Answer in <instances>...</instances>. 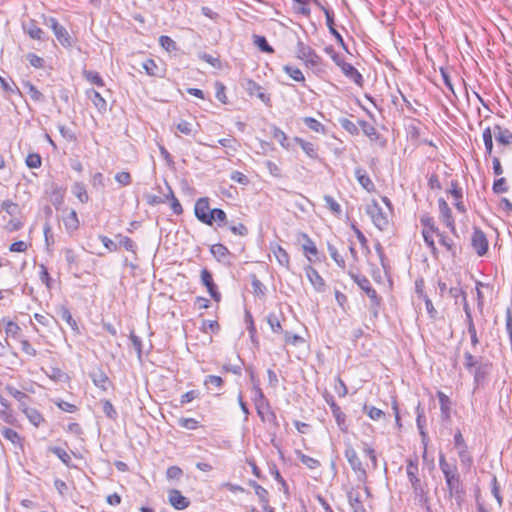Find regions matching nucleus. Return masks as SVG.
I'll return each instance as SVG.
<instances>
[{
    "label": "nucleus",
    "instance_id": "nucleus-64",
    "mask_svg": "<svg viewBox=\"0 0 512 512\" xmlns=\"http://www.w3.org/2000/svg\"><path fill=\"white\" fill-rule=\"evenodd\" d=\"M449 295L454 298L456 301L459 297H461L462 301H465V297H467L466 292L460 286L450 287L448 290Z\"/></svg>",
    "mask_w": 512,
    "mask_h": 512
},
{
    "label": "nucleus",
    "instance_id": "nucleus-23",
    "mask_svg": "<svg viewBox=\"0 0 512 512\" xmlns=\"http://www.w3.org/2000/svg\"><path fill=\"white\" fill-rule=\"evenodd\" d=\"M355 176L359 182V184L368 192L375 190V185L366 173V171L362 168H357L355 170Z\"/></svg>",
    "mask_w": 512,
    "mask_h": 512
},
{
    "label": "nucleus",
    "instance_id": "nucleus-42",
    "mask_svg": "<svg viewBox=\"0 0 512 512\" xmlns=\"http://www.w3.org/2000/svg\"><path fill=\"white\" fill-rule=\"evenodd\" d=\"M340 126L345 130L347 131L348 133H350L351 135H358L359 134V125L358 123L355 124L354 122H352L351 120H349L348 118H340L338 120Z\"/></svg>",
    "mask_w": 512,
    "mask_h": 512
},
{
    "label": "nucleus",
    "instance_id": "nucleus-48",
    "mask_svg": "<svg viewBox=\"0 0 512 512\" xmlns=\"http://www.w3.org/2000/svg\"><path fill=\"white\" fill-rule=\"evenodd\" d=\"M5 389L8 392V394L11 395L12 397H14L18 402H23V400L30 399L26 393L18 390L14 386L7 385Z\"/></svg>",
    "mask_w": 512,
    "mask_h": 512
},
{
    "label": "nucleus",
    "instance_id": "nucleus-1",
    "mask_svg": "<svg viewBox=\"0 0 512 512\" xmlns=\"http://www.w3.org/2000/svg\"><path fill=\"white\" fill-rule=\"evenodd\" d=\"M255 398L254 403L256 411L262 422H268L274 427H279V422L275 412L272 410L269 401L264 396L261 388L258 385L254 386Z\"/></svg>",
    "mask_w": 512,
    "mask_h": 512
},
{
    "label": "nucleus",
    "instance_id": "nucleus-55",
    "mask_svg": "<svg viewBox=\"0 0 512 512\" xmlns=\"http://www.w3.org/2000/svg\"><path fill=\"white\" fill-rule=\"evenodd\" d=\"M102 408L104 414L110 419L117 418V412L113 406V404L109 400H102Z\"/></svg>",
    "mask_w": 512,
    "mask_h": 512
},
{
    "label": "nucleus",
    "instance_id": "nucleus-12",
    "mask_svg": "<svg viewBox=\"0 0 512 512\" xmlns=\"http://www.w3.org/2000/svg\"><path fill=\"white\" fill-rule=\"evenodd\" d=\"M325 400H326L327 404L329 405L331 412H332L340 430L343 432H346L347 431V426L345 423L346 415L342 412L341 408L336 404L333 396L327 395V396H325Z\"/></svg>",
    "mask_w": 512,
    "mask_h": 512
},
{
    "label": "nucleus",
    "instance_id": "nucleus-8",
    "mask_svg": "<svg viewBox=\"0 0 512 512\" xmlns=\"http://www.w3.org/2000/svg\"><path fill=\"white\" fill-rule=\"evenodd\" d=\"M454 445L458 451V456L462 465L470 466L472 463V457L468 451V447L460 430H457L454 435Z\"/></svg>",
    "mask_w": 512,
    "mask_h": 512
},
{
    "label": "nucleus",
    "instance_id": "nucleus-2",
    "mask_svg": "<svg viewBox=\"0 0 512 512\" xmlns=\"http://www.w3.org/2000/svg\"><path fill=\"white\" fill-rule=\"evenodd\" d=\"M406 462V474L409 479V482L411 483L415 499H417L420 503H426L427 492L425 490V487L422 485L421 480L418 477V460L417 458H409L407 459Z\"/></svg>",
    "mask_w": 512,
    "mask_h": 512
},
{
    "label": "nucleus",
    "instance_id": "nucleus-11",
    "mask_svg": "<svg viewBox=\"0 0 512 512\" xmlns=\"http://www.w3.org/2000/svg\"><path fill=\"white\" fill-rule=\"evenodd\" d=\"M438 207H439L440 219L445 223V225L450 229V231L455 234L456 233L455 222H454V218L452 216V211H451L449 205L443 198H440L438 200Z\"/></svg>",
    "mask_w": 512,
    "mask_h": 512
},
{
    "label": "nucleus",
    "instance_id": "nucleus-9",
    "mask_svg": "<svg viewBox=\"0 0 512 512\" xmlns=\"http://www.w3.org/2000/svg\"><path fill=\"white\" fill-rule=\"evenodd\" d=\"M471 245L479 256H483L488 251V240L484 232L475 227L471 237Z\"/></svg>",
    "mask_w": 512,
    "mask_h": 512
},
{
    "label": "nucleus",
    "instance_id": "nucleus-27",
    "mask_svg": "<svg viewBox=\"0 0 512 512\" xmlns=\"http://www.w3.org/2000/svg\"><path fill=\"white\" fill-rule=\"evenodd\" d=\"M437 397L440 404L442 418L447 420L450 418V399L441 391L437 392Z\"/></svg>",
    "mask_w": 512,
    "mask_h": 512
},
{
    "label": "nucleus",
    "instance_id": "nucleus-37",
    "mask_svg": "<svg viewBox=\"0 0 512 512\" xmlns=\"http://www.w3.org/2000/svg\"><path fill=\"white\" fill-rule=\"evenodd\" d=\"M83 76L87 81H89L90 83H92L98 87L104 86V80L102 79L100 74L96 71L83 70Z\"/></svg>",
    "mask_w": 512,
    "mask_h": 512
},
{
    "label": "nucleus",
    "instance_id": "nucleus-5",
    "mask_svg": "<svg viewBox=\"0 0 512 512\" xmlns=\"http://www.w3.org/2000/svg\"><path fill=\"white\" fill-rule=\"evenodd\" d=\"M297 58L304 61L305 65L310 68H318L321 65V57L309 45L302 41H298L296 47Z\"/></svg>",
    "mask_w": 512,
    "mask_h": 512
},
{
    "label": "nucleus",
    "instance_id": "nucleus-24",
    "mask_svg": "<svg viewBox=\"0 0 512 512\" xmlns=\"http://www.w3.org/2000/svg\"><path fill=\"white\" fill-rule=\"evenodd\" d=\"M302 239L304 242L302 243V248L304 250V253L307 257V259L312 262V256H316L318 254L317 247L314 243V241L305 233L301 234Z\"/></svg>",
    "mask_w": 512,
    "mask_h": 512
},
{
    "label": "nucleus",
    "instance_id": "nucleus-34",
    "mask_svg": "<svg viewBox=\"0 0 512 512\" xmlns=\"http://www.w3.org/2000/svg\"><path fill=\"white\" fill-rule=\"evenodd\" d=\"M49 451H51L54 455H56L67 467H75L71 464V457L67 451H65L61 447H50Z\"/></svg>",
    "mask_w": 512,
    "mask_h": 512
},
{
    "label": "nucleus",
    "instance_id": "nucleus-13",
    "mask_svg": "<svg viewBox=\"0 0 512 512\" xmlns=\"http://www.w3.org/2000/svg\"><path fill=\"white\" fill-rule=\"evenodd\" d=\"M201 282L207 288L210 296L219 303L221 301V293L217 290L212 274L206 268L201 270Z\"/></svg>",
    "mask_w": 512,
    "mask_h": 512
},
{
    "label": "nucleus",
    "instance_id": "nucleus-36",
    "mask_svg": "<svg viewBox=\"0 0 512 512\" xmlns=\"http://www.w3.org/2000/svg\"><path fill=\"white\" fill-rule=\"evenodd\" d=\"M273 253L280 265L286 268L289 267V255L285 249H283L280 245H276L273 249Z\"/></svg>",
    "mask_w": 512,
    "mask_h": 512
},
{
    "label": "nucleus",
    "instance_id": "nucleus-14",
    "mask_svg": "<svg viewBox=\"0 0 512 512\" xmlns=\"http://www.w3.org/2000/svg\"><path fill=\"white\" fill-rule=\"evenodd\" d=\"M305 274L317 292L325 290V281L314 267L307 265L305 267Z\"/></svg>",
    "mask_w": 512,
    "mask_h": 512
},
{
    "label": "nucleus",
    "instance_id": "nucleus-4",
    "mask_svg": "<svg viewBox=\"0 0 512 512\" xmlns=\"http://www.w3.org/2000/svg\"><path fill=\"white\" fill-rule=\"evenodd\" d=\"M344 455L351 469L356 473L357 480L365 484L367 481V472L359 459L356 450L351 445H347Z\"/></svg>",
    "mask_w": 512,
    "mask_h": 512
},
{
    "label": "nucleus",
    "instance_id": "nucleus-25",
    "mask_svg": "<svg viewBox=\"0 0 512 512\" xmlns=\"http://www.w3.org/2000/svg\"><path fill=\"white\" fill-rule=\"evenodd\" d=\"M347 496L353 512H367L360 500V495L357 491H354L352 489L351 491L348 492Z\"/></svg>",
    "mask_w": 512,
    "mask_h": 512
},
{
    "label": "nucleus",
    "instance_id": "nucleus-18",
    "mask_svg": "<svg viewBox=\"0 0 512 512\" xmlns=\"http://www.w3.org/2000/svg\"><path fill=\"white\" fill-rule=\"evenodd\" d=\"M86 96L89 100H91L95 108L100 113H105L107 111V102L98 91L94 89H88L86 91Z\"/></svg>",
    "mask_w": 512,
    "mask_h": 512
},
{
    "label": "nucleus",
    "instance_id": "nucleus-7",
    "mask_svg": "<svg viewBox=\"0 0 512 512\" xmlns=\"http://www.w3.org/2000/svg\"><path fill=\"white\" fill-rule=\"evenodd\" d=\"M350 277L358 284V286L366 293L375 306H379L380 298L376 290L372 287L369 279L366 276L349 272Z\"/></svg>",
    "mask_w": 512,
    "mask_h": 512
},
{
    "label": "nucleus",
    "instance_id": "nucleus-30",
    "mask_svg": "<svg viewBox=\"0 0 512 512\" xmlns=\"http://www.w3.org/2000/svg\"><path fill=\"white\" fill-rule=\"evenodd\" d=\"M54 34L58 42L63 47L67 48L72 46L71 36L69 35L68 31L64 26L61 25L58 29L54 31Z\"/></svg>",
    "mask_w": 512,
    "mask_h": 512
},
{
    "label": "nucleus",
    "instance_id": "nucleus-53",
    "mask_svg": "<svg viewBox=\"0 0 512 512\" xmlns=\"http://www.w3.org/2000/svg\"><path fill=\"white\" fill-rule=\"evenodd\" d=\"M363 410L367 413L369 418L375 421L379 420L384 416V412L381 409H378L374 406L364 405Z\"/></svg>",
    "mask_w": 512,
    "mask_h": 512
},
{
    "label": "nucleus",
    "instance_id": "nucleus-46",
    "mask_svg": "<svg viewBox=\"0 0 512 512\" xmlns=\"http://www.w3.org/2000/svg\"><path fill=\"white\" fill-rule=\"evenodd\" d=\"M159 44L161 45L162 48H164L168 52L177 50L176 42L169 36H166V35L160 36Z\"/></svg>",
    "mask_w": 512,
    "mask_h": 512
},
{
    "label": "nucleus",
    "instance_id": "nucleus-57",
    "mask_svg": "<svg viewBox=\"0 0 512 512\" xmlns=\"http://www.w3.org/2000/svg\"><path fill=\"white\" fill-rule=\"evenodd\" d=\"M264 165L272 176L276 178L282 177V170L275 162L267 160L264 162Z\"/></svg>",
    "mask_w": 512,
    "mask_h": 512
},
{
    "label": "nucleus",
    "instance_id": "nucleus-63",
    "mask_svg": "<svg viewBox=\"0 0 512 512\" xmlns=\"http://www.w3.org/2000/svg\"><path fill=\"white\" fill-rule=\"evenodd\" d=\"M115 180L121 184L122 186H128L131 184L132 182V178H131V175L130 173L128 172H125V171H122V172H118L116 175H115Z\"/></svg>",
    "mask_w": 512,
    "mask_h": 512
},
{
    "label": "nucleus",
    "instance_id": "nucleus-21",
    "mask_svg": "<svg viewBox=\"0 0 512 512\" xmlns=\"http://www.w3.org/2000/svg\"><path fill=\"white\" fill-rule=\"evenodd\" d=\"M342 67H341V71L342 73L347 77L349 78L350 80H352L354 83H356L357 85H362L363 83V77L362 75L359 73V71L350 63H342Z\"/></svg>",
    "mask_w": 512,
    "mask_h": 512
},
{
    "label": "nucleus",
    "instance_id": "nucleus-58",
    "mask_svg": "<svg viewBox=\"0 0 512 512\" xmlns=\"http://www.w3.org/2000/svg\"><path fill=\"white\" fill-rule=\"evenodd\" d=\"M421 224L424 226L423 229H428L431 233H438L439 229L435 226L434 220L430 216L421 217Z\"/></svg>",
    "mask_w": 512,
    "mask_h": 512
},
{
    "label": "nucleus",
    "instance_id": "nucleus-54",
    "mask_svg": "<svg viewBox=\"0 0 512 512\" xmlns=\"http://www.w3.org/2000/svg\"><path fill=\"white\" fill-rule=\"evenodd\" d=\"M267 322L274 333L283 332L280 320L275 314H269L267 317Z\"/></svg>",
    "mask_w": 512,
    "mask_h": 512
},
{
    "label": "nucleus",
    "instance_id": "nucleus-62",
    "mask_svg": "<svg viewBox=\"0 0 512 512\" xmlns=\"http://www.w3.org/2000/svg\"><path fill=\"white\" fill-rule=\"evenodd\" d=\"M255 494L258 496L260 503L268 502V491L262 487L261 485L254 483L253 484Z\"/></svg>",
    "mask_w": 512,
    "mask_h": 512
},
{
    "label": "nucleus",
    "instance_id": "nucleus-16",
    "mask_svg": "<svg viewBox=\"0 0 512 512\" xmlns=\"http://www.w3.org/2000/svg\"><path fill=\"white\" fill-rule=\"evenodd\" d=\"M89 376L94 385L103 391H107L111 385L107 374L101 368L94 369L92 372H90Z\"/></svg>",
    "mask_w": 512,
    "mask_h": 512
},
{
    "label": "nucleus",
    "instance_id": "nucleus-35",
    "mask_svg": "<svg viewBox=\"0 0 512 512\" xmlns=\"http://www.w3.org/2000/svg\"><path fill=\"white\" fill-rule=\"evenodd\" d=\"M24 414L36 427H38L44 421L42 415L34 408L24 407Z\"/></svg>",
    "mask_w": 512,
    "mask_h": 512
},
{
    "label": "nucleus",
    "instance_id": "nucleus-52",
    "mask_svg": "<svg viewBox=\"0 0 512 512\" xmlns=\"http://www.w3.org/2000/svg\"><path fill=\"white\" fill-rule=\"evenodd\" d=\"M362 450L365 453V455H367L369 457V459L371 461V464H372V468L374 470H376L377 467H378V462H377V457H376L375 450L370 445H368L367 443H363Z\"/></svg>",
    "mask_w": 512,
    "mask_h": 512
},
{
    "label": "nucleus",
    "instance_id": "nucleus-50",
    "mask_svg": "<svg viewBox=\"0 0 512 512\" xmlns=\"http://www.w3.org/2000/svg\"><path fill=\"white\" fill-rule=\"evenodd\" d=\"M21 329L19 325L13 321H8L5 325V333L8 337L17 339Z\"/></svg>",
    "mask_w": 512,
    "mask_h": 512
},
{
    "label": "nucleus",
    "instance_id": "nucleus-15",
    "mask_svg": "<svg viewBox=\"0 0 512 512\" xmlns=\"http://www.w3.org/2000/svg\"><path fill=\"white\" fill-rule=\"evenodd\" d=\"M22 27L24 32L27 33L30 38L39 41L46 40L45 32L40 27L37 26L35 20L30 19L27 22H23Z\"/></svg>",
    "mask_w": 512,
    "mask_h": 512
},
{
    "label": "nucleus",
    "instance_id": "nucleus-19",
    "mask_svg": "<svg viewBox=\"0 0 512 512\" xmlns=\"http://www.w3.org/2000/svg\"><path fill=\"white\" fill-rule=\"evenodd\" d=\"M448 192L455 199L454 206L456 207V209L461 213L466 212V208L461 200L462 196H463L462 189L459 187L457 181H455V180L451 181V188Z\"/></svg>",
    "mask_w": 512,
    "mask_h": 512
},
{
    "label": "nucleus",
    "instance_id": "nucleus-60",
    "mask_svg": "<svg viewBox=\"0 0 512 512\" xmlns=\"http://www.w3.org/2000/svg\"><path fill=\"white\" fill-rule=\"evenodd\" d=\"M493 192L496 194L505 193L508 191V186L506 184L505 178H499L493 183Z\"/></svg>",
    "mask_w": 512,
    "mask_h": 512
},
{
    "label": "nucleus",
    "instance_id": "nucleus-39",
    "mask_svg": "<svg viewBox=\"0 0 512 512\" xmlns=\"http://www.w3.org/2000/svg\"><path fill=\"white\" fill-rule=\"evenodd\" d=\"M64 224L67 230L75 231L79 228V220L75 210H71L70 213L64 218Z\"/></svg>",
    "mask_w": 512,
    "mask_h": 512
},
{
    "label": "nucleus",
    "instance_id": "nucleus-59",
    "mask_svg": "<svg viewBox=\"0 0 512 512\" xmlns=\"http://www.w3.org/2000/svg\"><path fill=\"white\" fill-rule=\"evenodd\" d=\"M304 123L307 125V127H309L311 130H313L315 132H323L324 131V126L319 121H317L316 119H314L312 117H306L304 119Z\"/></svg>",
    "mask_w": 512,
    "mask_h": 512
},
{
    "label": "nucleus",
    "instance_id": "nucleus-56",
    "mask_svg": "<svg viewBox=\"0 0 512 512\" xmlns=\"http://www.w3.org/2000/svg\"><path fill=\"white\" fill-rule=\"evenodd\" d=\"M324 201L326 206L334 213V214H340L341 213V206L339 203L330 195L324 196Z\"/></svg>",
    "mask_w": 512,
    "mask_h": 512
},
{
    "label": "nucleus",
    "instance_id": "nucleus-31",
    "mask_svg": "<svg viewBox=\"0 0 512 512\" xmlns=\"http://www.w3.org/2000/svg\"><path fill=\"white\" fill-rule=\"evenodd\" d=\"M295 142L302 148V150L312 159L317 158V149L311 142L305 141L302 138L296 137Z\"/></svg>",
    "mask_w": 512,
    "mask_h": 512
},
{
    "label": "nucleus",
    "instance_id": "nucleus-32",
    "mask_svg": "<svg viewBox=\"0 0 512 512\" xmlns=\"http://www.w3.org/2000/svg\"><path fill=\"white\" fill-rule=\"evenodd\" d=\"M72 192L81 203H87L89 201V196L83 183L75 182L72 186Z\"/></svg>",
    "mask_w": 512,
    "mask_h": 512
},
{
    "label": "nucleus",
    "instance_id": "nucleus-45",
    "mask_svg": "<svg viewBox=\"0 0 512 512\" xmlns=\"http://www.w3.org/2000/svg\"><path fill=\"white\" fill-rule=\"evenodd\" d=\"M283 70L287 75H289L293 80L297 82H303L305 80V77L299 68L286 65L283 67Z\"/></svg>",
    "mask_w": 512,
    "mask_h": 512
},
{
    "label": "nucleus",
    "instance_id": "nucleus-28",
    "mask_svg": "<svg viewBox=\"0 0 512 512\" xmlns=\"http://www.w3.org/2000/svg\"><path fill=\"white\" fill-rule=\"evenodd\" d=\"M57 314L71 327L72 330L78 331L77 322L73 319L69 309L62 305L57 308Z\"/></svg>",
    "mask_w": 512,
    "mask_h": 512
},
{
    "label": "nucleus",
    "instance_id": "nucleus-33",
    "mask_svg": "<svg viewBox=\"0 0 512 512\" xmlns=\"http://www.w3.org/2000/svg\"><path fill=\"white\" fill-rule=\"evenodd\" d=\"M0 433L3 438L10 441L14 445H21V437L14 429L4 427L0 430Z\"/></svg>",
    "mask_w": 512,
    "mask_h": 512
},
{
    "label": "nucleus",
    "instance_id": "nucleus-61",
    "mask_svg": "<svg viewBox=\"0 0 512 512\" xmlns=\"http://www.w3.org/2000/svg\"><path fill=\"white\" fill-rule=\"evenodd\" d=\"M251 285L256 295L264 296L266 287L256 276L252 277Z\"/></svg>",
    "mask_w": 512,
    "mask_h": 512
},
{
    "label": "nucleus",
    "instance_id": "nucleus-10",
    "mask_svg": "<svg viewBox=\"0 0 512 512\" xmlns=\"http://www.w3.org/2000/svg\"><path fill=\"white\" fill-rule=\"evenodd\" d=\"M195 215L201 222L207 225L213 224L214 217L211 215V209L206 198H201L196 202Z\"/></svg>",
    "mask_w": 512,
    "mask_h": 512
},
{
    "label": "nucleus",
    "instance_id": "nucleus-51",
    "mask_svg": "<svg viewBox=\"0 0 512 512\" xmlns=\"http://www.w3.org/2000/svg\"><path fill=\"white\" fill-rule=\"evenodd\" d=\"M29 168H39L42 165V158L38 153H30L25 160Z\"/></svg>",
    "mask_w": 512,
    "mask_h": 512
},
{
    "label": "nucleus",
    "instance_id": "nucleus-17",
    "mask_svg": "<svg viewBox=\"0 0 512 512\" xmlns=\"http://www.w3.org/2000/svg\"><path fill=\"white\" fill-rule=\"evenodd\" d=\"M169 503L177 510H184L190 505L188 498L177 489H171L168 493Z\"/></svg>",
    "mask_w": 512,
    "mask_h": 512
},
{
    "label": "nucleus",
    "instance_id": "nucleus-49",
    "mask_svg": "<svg viewBox=\"0 0 512 512\" xmlns=\"http://www.w3.org/2000/svg\"><path fill=\"white\" fill-rule=\"evenodd\" d=\"M328 251H329V254L331 256V258L336 262V264L341 267V268H344L345 267V260L344 258L338 253V250L335 246H333L332 244L328 243Z\"/></svg>",
    "mask_w": 512,
    "mask_h": 512
},
{
    "label": "nucleus",
    "instance_id": "nucleus-20",
    "mask_svg": "<svg viewBox=\"0 0 512 512\" xmlns=\"http://www.w3.org/2000/svg\"><path fill=\"white\" fill-rule=\"evenodd\" d=\"M493 133L499 144L510 145L512 143V132L510 130L497 124L493 128Z\"/></svg>",
    "mask_w": 512,
    "mask_h": 512
},
{
    "label": "nucleus",
    "instance_id": "nucleus-3",
    "mask_svg": "<svg viewBox=\"0 0 512 512\" xmlns=\"http://www.w3.org/2000/svg\"><path fill=\"white\" fill-rule=\"evenodd\" d=\"M366 213L370 216L373 224L381 231L386 230L389 225V214L380 207L376 200L366 206Z\"/></svg>",
    "mask_w": 512,
    "mask_h": 512
},
{
    "label": "nucleus",
    "instance_id": "nucleus-44",
    "mask_svg": "<svg viewBox=\"0 0 512 512\" xmlns=\"http://www.w3.org/2000/svg\"><path fill=\"white\" fill-rule=\"evenodd\" d=\"M116 238L119 240V245L123 246L127 251L136 254L137 245L129 237L118 234Z\"/></svg>",
    "mask_w": 512,
    "mask_h": 512
},
{
    "label": "nucleus",
    "instance_id": "nucleus-26",
    "mask_svg": "<svg viewBox=\"0 0 512 512\" xmlns=\"http://www.w3.org/2000/svg\"><path fill=\"white\" fill-rule=\"evenodd\" d=\"M359 127H361L362 132L371 140L377 141L380 138V134L377 129L370 123L365 120L358 121Z\"/></svg>",
    "mask_w": 512,
    "mask_h": 512
},
{
    "label": "nucleus",
    "instance_id": "nucleus-38",
    "mask_svg": "<svg viewBox=\"0 0 512 512\" xmlns=\"http://www.w3.org/2000/svg\"><path fill=\"white\" fill-rule=\"evenodd\" d=\"M24 87L27 89L31 99L35 102H44L45 96L37 89V87L31 82L27 81L24 83Z\"/></svg>",
    "mask_w": 512,
    "mask_h": 512
},
{
    "label": "nucleus",
    "instance_id": "nucleus-6",
    "mask_svg": "<svg viewBox=\"0 0 512 512\" xmlns=\"http://www.w3.org/2000/svg\"><path fill=\"white\" fill-rule=\"evenodd\" d=\"M445 477L446 485L448 488L449 496L460 498L463 493L461 488L460 475L457 468H453L452 471L443 474Z\"/></svg>",
    "mask_w": 512,
    "mask_h": 512
},
{
    "label": "nucleus",
    "instance_id": "nucleus-47",
    "mask_svg": "<svg viewBox=\"0 0 512 512\" xmlns=\"http://www.w3.org/2000/svg\"><path fill=\"white\" fill-rule=\"evenodd\" d=\"M142 68L149 76H158V65L153 59H147L142 63Z\"/></svg>",
    "mask_w": 512,
    "mask_h": 512
},
{
    "label": "nucleus",
    "instance_id": "nucleus-43",
    "mask_svg": "<svg viewBox=\"0 0 512 512\" xmlns=\"http://www.w3.org/2000/svg\"><path fill=\"white\" fill-rule=\"evenodd\" d=\"M254 44L262 51L266 53H273L274 49L270 46L264 36L254 35L253 36Z\"/></svg>",
    "mask_w": 512,
    "mask_h": 512
},
{
    "label": "nucleus",
    "instance_id": "nucleus-41",
    "mask_svg": "<svg viewBox=\"0 0 512 512\" xmlns=\"http://www.w3.org/2000/svg\"><path fill=\"white\" fill-rule=\"evenodd\" d=\"M297 457L301 460V462L309 469H316L320 466V462L317 459H314L308 455H305L300 450L296 452Z\"/></svg>",
    "mask_w": 512,
    "mask_h": 512
},
{
    "label": "nucleus",
    "instance_id": "nucleus-29",
    "mask_svg": "<svg viewBox=\"0 0 512 512\" xmlns=\"http://www.w3.org/2000/svg\"><path fill=\"white\" fill-rule=\"evenodd\" d=\"M223 384V379L220 376L208 375L204 380V385L208 391L217 392Z\"/></svg>",
    "mask_w": 512,
    "mask_h": 512
},
{
    "label": "nucleus",
    "instance_id": "nucleus-22",
    "mask_svg": "<svg viewBox=\"0 0 512 512\" xmlns=\"http://www.w3.org/2000/svg\"><path fill=\"white\" fill-rule=\"evenodd\" d=\"M245 89L249 93V95H251V96L256 95L261 101H263L265 103L270 101L269 96H267L262 91V87L253 80H247Z\"/></svg>",
    "mask_w": 512,
    "mask_h": 512
},
{
    "label": "nucleus",
    "instance_id": "nucleus-40",
    "mask_svg": "<svg viewBox=\"0 0 512 512\" xmlns=\"http://www.w3.org/2000/svg\"><path fill=\"white\" fill-rule=\"evenodd\" d=\"M416 422H417V427L419 429V433L422 437V441L425 442V440L427 439V433L425 432V424H426V419H425V416H424V411L423 409L420 408V406L418 405L417 407V419H416Z\"/></svg>",
    "mask_w": 512,
    "mask_h": 512
}]
</instances>
